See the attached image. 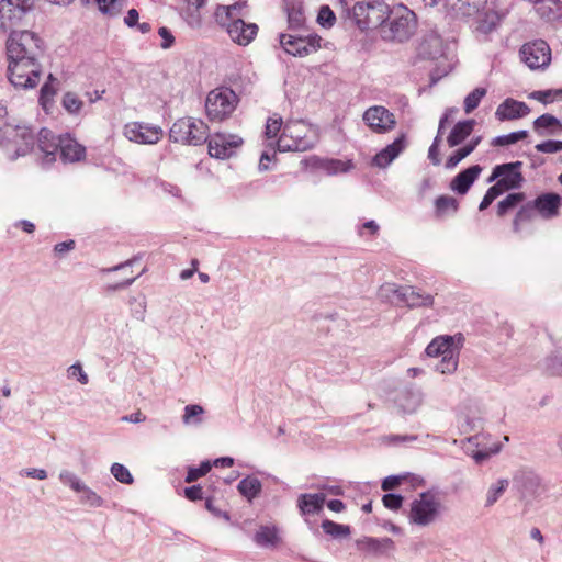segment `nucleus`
<instances>
[{
    "mask_svg": "<svg viewBox=\"0 0 562 562\" xmlns=\"http://www.w3.org/2000/svg\"><path fill=\"white\" fill-rule=\"evenodd\" d=\"M58 151L61 159L69 162L81 160L86 154L85 147L69 136L59 137Z\"/></svg>",
    "mask_w": 562,
    "mask_h": 562,
    "instance_id": "obj_26",
    "label": "nucleus"
},
{
    "mask_svg": "<svg viewBox=\"0 0 562 562\" xmlns=\"http://www.w3.org/2000/svg\"><path fill=\"white\" fill-rule=\"evenodd\" d=\"M211 463L209 461H204L200 464L199 468H191L188 471L186 482L191 483L196 481L198 479L206 475L211 471Z\"/></svg>",
    "mask_w": 562,
    "mask_h": 562,
    "instance_id": "obj_49",
    "label": "nucleus"
},
{
    "mask_svg": "<svg viewBox=\"0 0 562 562\" xmlns=\"http://www.w3.org/2000/svg\"><path fill=\"white\" fill-rule=\"evenodd\" d=\"M529 112L530 109L525 102L508 98L497 106L495 116L503 122L524 117Z\"/></svg>",
    "mask_w": 562,
    "mask_h": 562,
    "instance_id": "obj_20",
    "label": "nucleus"
},
{
    "mask_svg": "<svg viewBox=\"0 0 562 562\" xmlns=\"http://www.w3.org/2000/svg\"><path fill=\"white\" fill-rule=\"evenodd\" d=\"M440 503L431 493H422L411 505L409 520L419 526L435 521L439 514Z\"/></svg>",
    "mask_w": 562,
    "mask_h": 562,
    "instance_id": "obj_11",
    "label": "nucleus"
},
{
    "mask_svg": "<svg viewBox=\"0 0 562 562\" xmlns=\"http://www.w3.org/2000/svg\"><path fill=\"white\" fill-rule=\"evenodd\" d=\"M81 503L88 504L90 506L99 507L102 505V498L92 490L83 485V490H81Z\"/></svg>",
    "mask_w": 562,
    "mask_h": 562,
    "instance_id": "obj_51",
    "label": "nucleus"
},
{
    "mask_svg": "<svg viewBox=\"0 0 562 562\" xmlns=\"http://www.w3.org/2000/svg\"><path fill=\"white\" fill-rule=\"evenodd\" d=\"M486 3V0H458V10L464 15L477 13Z\"/></svg>",
    "mask_w": 562,
    "mask_h": 562,
    "instance_id": "obj_43",
    "label": "nucleus"
},
{
    "mask_svg": "<svg viewBox=\"0 0 562 562\" xmlns=\"http://www.w3.org/2000/svg\"><path fill=\"white\" fill-rule=\"evenodd\" d=\"M379 229L380 227L374 221H368L359 228V235L366 236L368 234L370 236H375Z\"/></svg>",
    "mask_w": 562,
    "mask_h": 562,
    "instance_id": "obj_57",
    "label": "nucleus"
},
{
    "mask_svg": "<svg viewBox=\"0 0 562 562\" xmlns=\"http://www.w3.org/2000/svg\"><path fill=\"white\" fill-rule=\"evenodd\" d=\"M506 189L502 187L499 182H496L494 186L490 187L485 193L486 196H488L491 200L497 199L501 194H503Z\"/></svg>",
    "mask_w": 562,
    "mask_h": 562,
    "instance_id": "obj_62",
    "label": "nucleus"
},
{
    "mask_svg": "<svg viewBox=\"0 0 562 562\" xmlns=\"http://www.w3.org/2000/svg\"><path fill=\"white\" fill-rule=\"evenodd\" d=\"M397 294L398 300L409 307L431 306L434 297L430 294L415 291L413 286H400L393 290Z\"/></svg>",
    "mask_w": 562,
    "mask_h": 562,
    "instance_id": "obj_22",
    "label": "nucleus"
},
{
    "mask_svg": "<svg viewBox=\"0 0 562 562\" xmlns=\"http://www.w3.org/2000/svg\"><path fill=\"white\" fill-rule=\"evenodd\" d=\"M204 413V409L200 405H187L184 407V414L182 416V420L184 424H191V423H200L201 419L199 418Z\"/></svg>",
    "mask_w": 562,
    "mask_h": 562,
    "instance_id": "obj_46",
    "label": "nucleus"
},
{
    "mask_svg": "<svg viewBox=\"0 0 562 562\" xmlns=\"http://www.w3.org/2000/svg\"><path fill=\"white\" fill-rule=\"evenodd\" d=\"M82 105H83L82 101L74 92H67L63 97V106L69 113H72V114L78 113L81 110Z\"/></svg>",
    "mask_w": 562,
    "mask_h": 562,
    "instance_id": "obj_45",
    "label": "nucleus"
},
{
    "mask_svg": "<svg viewBox=\"0 0 562 562\" xmlns=\"http://www.w3.org/2000/svg\"><path fill=\"white\" fill-rule=\"evenodd\" d=\"M210 137V130L201 119L184 116L178 119L169 130V138L173 143L199 146Z\"/></svg>",
    "mask_w": 562,
    "mask_h": 562,
    "instance_id": "obj_5",
    "label": "nucleus"
},
{
    "mask_svg": "<svg viewBox=\"0 0 562 562\" xmlns=\"http://www.w3.org/2000/svg\"><path fill=\"white\" fill-rule=\"evenodd\" d=\"M522 166L521 161L508 162L503 165H497L488 179V181H494L498 179L497 182L502 184L504 189L512 190L517 189L521 186L524 181L522 173L520 171Z\"/></svg>",
    "mask_w": 562,
    "mask_h": 562,
    "instance_id": "obj_18",
    "label": "nucleus"
},
{
    "mask_svg": "<svg viewBox=\"0 0 562 562\" xmlns=\"http://www.w3.org/2000/svg\"><path fill=\"white\" fill-rule=\"evenodd\" d=\"M207 140L210 156L217 159L232 157L244 143L238 135L225 133H215Z\"/></svg>",
    "mask_w": 562,
    "mask_h": 562,
    "instance_id": "obj_15",
    "label": "nucleus"
},
{
    "mask_svg": "<svg viewBox=\"0 0 562 562\" xmlns=\"http://www.w3.org/2000/svg\"><path fill=\"white\" fill-rule=\"evenodd\" d=\"M43 50V40L32 31H12L5 42L7 58L38 60Z\"/></svg>",
    "mask_w": 562,
    "mask_h": 562,
    "instance_id": "obj_4",
    "label": "nucleus"
},
{
    "mask_svg": "<svg viewBox=\"0 0 562 562\" xmlns=\"http://www.w3.org/2000/svg\"><path fill=\"white\" fill-rule=\"evenodd\" d=\"M408 480L412 483H414V482H418V484L422 483V480H419V479H417L415 476H411L409 474H405V475H391V476L385 477L382 481L381 488L383 491L387 492V491L396 488L403 482L408 481Z\"/></svg>",
    "mask_w": 562,
    "mask_h": 562,
    "instance_id": "obj_40",
    "label": "nucleus"
},
{
    "mask_svg": "<svg viewBox=\"0 0 562 562\" xmlns=\"http://www.w3.org/2000/svg\"><path fill=\"white\" fill-rule=\"evenodd\" d=\"M322 37L317 34L307 36H295L292 34H281L280 44L283 49L292 56H307L321 48Z\"/></svg>",
    "mask_w": 562,
    "mask_h": 562,
    "instance_id": "obj_12",
    "label": "nucleus"
},
{
    "mask_svg": "<svg viewBox=\"0 0 562 562\" xmlns=\"http://www.w3.org/2000/svg\"><path fill=\"white\" fill-rule=\"evenodd\" d=\"M246 7V2H237L218 7L215 12L217 22L226 29L232 41L244 46L248 45L258 33L257 24L246 23L241 18Z\"/></svg>",
    "mask_w": 562,
    "mask_h": 562,
    "instance_id": "obj_1",
    "label": "nucleus"
},
{
    "mask_svg": "<svg viewBox=\"0 0 562 562\" xmlns=\"http://www.w3.org/2000/svg\"><path fill=\"white\" fill-rule=\"evenodd\" d=\"M391 14L393 18L387 25L389 34L385 37L398 42L408 40L417 27L416 14L405 5L397 7Z\"/></svg>",
    "mask_w": 562,
    "mask_h": 562,
    "instance_id": "obj_10",
    "label": "nucleus"
},
{
    "mask_svg": "<svg viewBox=\"0 0 562 562\" xmlns=\"http://www.w3.org/2000/svg\"><path fill=\"white\" fill-rule=\"evenodd\" d=\"M317 22L324 27H330L335 24V13L328 5L321 7L317 14Z\"/></svg>",
    "mask_w": 562,
    "mask_h": 562,
    "instance_id": "obj_48",
    "label": "nucleus"
},
{
    "mask_svg": "<svg viewBox=\"0 0 562 562\" xmlns=\"http://www.w3.org/2000/svg\"><path fill=\"white\" fill-rule=\"evenodd\" d=\"M405 136L401 135L392 144L380 150L372 160L379 168L387 167L405 149Z\"/></svg>",
    "mask_w": 562,
    "mask_h": 562,
    "instance_id": "obj_23",
    "label": "nucleus"
},
{
    "mask_svg": "<svg viewBox=\"0 0 562 562\" xmlns=\"http://www.w3.org/2000/svg\"><path fill=\"white\" fill-rule=\"evenodd\" d=\"M316 166L326 171L328 175H337L350 170L352 164L350 160L344 161L340 159H317Z\"/></svg>",
    "mask_w": 562,
    "mask_h": 562,
    "instance_id": "obj_30",
    "label": "nucleus"
},
{
    "mask_svg": "<svg viewBox=\"0 0 562 562\" xmlns=\"http://www.w3.org/2000/svg\"><path fill=\"white\" fill-rule=\"evenodd\" d=\"M436 214L441 217L448 212H456L458 210V201L449 195H440L435 201Z\"/></svg>",
    "mask_w": 562,
    "mask_h": 562,
    "instance_id": "obj_37",
    "label": "nucleus"
},
{
    "mask_svg": "<svg viewBox=\"0 0 562 562\" xmlns=\"http://www.w3.org/2000/svg\"><path fill=\"white\" fill-rule=\"evenodd\" d=\"M284 7L290 24L295 26L302 25L304 22V15L301 2L297 0H285Z\"/></svg>",
    "mask_w": 562,
    "mask_h": 562,
    "instance_id": "obj_34",
    "label": "nucleus"
},
{
    "mask_svg": "<svg viewBox=\"0 0 562 562\" xmlns=\"http://www.w3.org/2000/svg\"><path fill=\"white\" fill-rule=\"evenodd\" d=\"M453 112L452 110L445 113V115L440 119L439 127H438V134L434 139V143L429 147L428 150V158L435 166H439L441 162L440 154H439V143H440V136L442 134V131L445 128L446 123H448L449 120V113Z\"/></svg>",
    "mask_w": 562,
    "mask_h": 562,
    "instance_id": "obj_32",
    "label": "nucleus"
},
{
    "mask_svg": "<svg viewBox=\"0 0 562 562\" xmlns=\"http://www.w3.org/2000/svg\"><path fill=\"white\" fill-rule=\"evenodd\" d=\"M352 19L362 31L381 26L391 15L390 7L380 0L357 2L351 10Z\"/></svg>",
    "mask_w": 562,
    "mask_h": 562,
    "instance_id": "obj_7",
    "label": "nucleus"
},
{
    "mask_svg": "<svg viewBox=\"0 0 562 562\" xmlns=\"http://www.w3.org/2000/svg\"><path fill=\"white\" fill-rule=\"evenodd\" d=\"M315 131L303 120L288 121L278 138L280 151H305L315 144Z\"/></svg>",
    "mask_w": 562,
    "mask_h": 562,
    "instance_id": "obj_2",
    "label": "nucleus"
},
{
    "mask_svg": "<svg viewBox=\"0 0 562 562\" xmlns=\"http://www.w3.org/2000/svg\"><path fill=\"white\" fill-rule=\"evenodd\" d=\"M363 121L372 132L378 134L392 131L396 124L394 114L382 105L370 106L363 113Z\"/></svg>",
    "mask_w": 562,
    "mask_h": 562,
    "instance_id": "obj_17",
    "label": "nucleus"
},
{
    "mask_svg": "<svg viewBox=\"0 0 562 562\" xmlns=\"http://www.w3.org/2000/svg\"><path fill=\"white\" fill-rule=\"evenodd\" d=\"M529 98L537 100L543 104L552 103L555 100L562 99V89L533 91L529 94Z\"/></svg>",
    "mask_w": 562,
    "mask_h": 562,
    "instance_id": "obj_39",
    "label": "nucleus"
},
{
    "mask_svg": "<svg viewBox=\"0 0 562 562\" xmlns=\"http://www.w3.org/2000/svg\"><path fill=\"white\" fill-rule=\"evenodd\" d=\"M7 77L19 89H33L41 81L42 65L40 60L7 58Z\"/></svg>",
    "mask_w": 562,
    "mask_h": 562,
    "instance_id": "obj_6",
    "label": "nucleus"
},
{
    "mask_svg": "<svg viewBox=\"0 0 562 562\" xmlns=\"http://www.w3.org/2000/svg\"><path fill=\"white\" fill-rule=\"evenodd\" d=\"M533 130L538 134H558L562 132V122L552 114H542L533 121Z\"/></svg>",
    "mask_w": 562,
    "mask_h": 562,
    "instance_id": "obj_29",
    "label": "nucleus"
},
{
    "mask_svg": "<svg viewBox=\"0 0 562 562\" xmlns=\"http://www.w3.org/2000/svg\"><path fill=\"white\" fill-rule=\"evenodd\" d=\"M184 495L190 501L202 499V497H203L202 487L200 485H193V486L187 487L184 490Z\"/></svg>",
    "mask_w": 562,
    "mask_h": 562,
    "instance_id": "obj_59",
    "label": "nucleus"
},
{
    "mask_svg": "<svg viewBox=\"0 0 562 562\" xmlns=\"http://www.w3.org/2000/svg\"><path fill=\"white\" fill-rule=\"evenodd\" d=\"M138 21V12L136 9H131L125 16V23L128 26H134Z\"/></svg>",
    "mask_w": 562,
    "mask_h": 562,
    "instance_id": "obj_64",
    "label": "nucleus"
},
{
    "mask_svg": "<svg viewBox=\"0 0 562 562\" xmlns=\"http://www.w3.org/2000/svg\"><path fill=\"white\" fill-rule=\"evenodd\" d=\"M535 213H536V211L532 207L531 201L526 203L525 205H522L519 209V211L517 212V214L513 221L514 231L518 232L520 224L524 222L530 221L533 217Z\"/></svg>",
    "mask_w": 562,
    "mask_h": 562,
    "instance_id": "obj_41",
    "label": "nucleus"
},
{
    "mask_svg": "<svg viewBox=\"0 0 562 562\" xmlns=\"http://www.w3.org/2000/svg\"><path fill=\"white\" fill-rule=\"evenodd\" d=\"M322 529L333 538H346L350 535L349 526L340 525L329 519H325L322 522Z\"/></svg>",
    "mask_w": 562,
    "mask_h": 562,
    "instance_id": "obj_36",
    "label": "nucleus"
},
{
    "mask_svg": "<svg viewBox=\"0 0 562 562\" xmlns=\"http://www.w3.org/2000/svg\"><path fill=\"white\" fill-rule=\"evenodd\" d=\"M59 137L56 136L52 131L47 128H42L38 133V149L44 154V159L46 162H52L55 160L56 154L59 148Z\"/></svg>",
    "mask_w": 562,
    "mask_h": 562,
    "instance_id": "obj_25",
    "label": "nucleus"
},
{
    "mask_svg": "<svg viewBox=\"0 0 562 562\" xmlns=\"http://www.w3.org/2000/svg\"><path fill=\"white\" fill-rule=\"evenodd\" d=\"M539 153L553 154L562 150V140H546L536 145Z\"/></svg>",
    "mask_w": 562,
    "mask_h": 562,
    "instance_id": "obj_53",
    "label": "nucleus"
},
{
    "mask_svg": "<svg viewBox=\"0 0 562 562\" xmlns=\"http://www.w3.org/2000/svg\"><path fill=\"white\" fill-rule=\"evenodd\" d=\"M261 482L255 476H247L238 483L239 493L248 501L254 499L261 492Z\"/></svg>",
    "mask_w": 562,
    "mask_h": 562,
    "instance_id": "obj_31",
    "label": "nucleus"
},
{
    "mask_svg": "<svg viewBox=\"0 0 562 562\" xmlns=\"http://www.w3.org/2000/svg\"><path fill=\"white\" fill-rule=\"evenodd\" d=\"M356 544L359 551L374 557L387 554L395 547L391 538L376 539L364 537L357 540Z\"/></svg>",
    "mask_w": 562,
    "mask_h": 562,
    "instance_id": "obj_21",
    "label": "nucleus"
},
{
    "mask_svg": "<svg viewBox=\"0 0 562 562\" xmlns=\"http://www.w3.org/2000/svg\"><path fill=\"white\" fill-rule=\"evenodd\" d=\"M158 34L164 40L162 43L160 44V46L164 49H167L172 46V44L175 42V37L172 36L171 32L167 27H165V26L160 27L158 30Z\"/></svg>",
    "mask_w": 562,
    "mask_h": 562,
    "instance_id": "obj_58",
    "label": "nucleus"
},
{
    "mask_svg": "<svg viewBox=\"0 0 562 562\" xmlns=\"http://www.w3.org/2000/svg\"><path fill=\"white\" fill-rule=\"evenodd\" d=\"M282 127L280 117H269L266 125V135L268 138H276Z\"/></svg>",
    "mask_w": 562,
    "mask_h": 562,
    "instance_id": "obj_55",
    "label": "nucleus"
},
{
    "mask_svg": "<svg viewBox=\"0 0 562 562\" xmlns=\"http://www.w3.org/2000/svg\"><path fill=\"white\" fill-rule=\"evenodd\" d=\"M74 248H75V240L70 239V240H67V241H63V243L56 244L54 250L57 254H64V252L69 251L71 249H74Z\"/></svg>",
    "mask_w": 562,
    "mask_h": 562,
    "instance_id": "obj_63",
    "label": "nucleus"
},
{
    "mask_svg": "<svg viewBox=\"0 0 562 562\" xmlns=\"http://www.w3.org/2000/svg\"><path fill=\"white\" fill-rule=\"evenodd\" d=\"M123 134L131 142L153 145L162 138L164 131L160 126L142 122H130L125 124Z\"/></svg>",
    "mask_w": 562,
    "mask_h": 562,
    "instance_id": "obj_16",
    "label": "nucleus"
},
{
    "mask_svg": "<svg viewBox=\"0 0 562 562\" xmlns=\"http://www.w3.org/2000/svg\"><path fill=\"white\" fill-rule=\"evenodd\" d=\"M528 136L527 131L513 132L507 135L498 136L493 139L492 145L494 146H507L517 143L518 140L525 139Z\"/></svg>",
    "mask_w": 562,
    "mask_h": 562,
    "instance_id": "obj_44",
    "label": "nucleus"
},
{
    "mask_svg": "<svg viewBox=\"0 0 562 562\" xmlns=\"http://www.w3.org/2000/svg\"><path fill=\"white\" fill-rule=\"evenodd\" d=\"M68 373L70 376L77 378L81 384L88 383V375L83 372L82 367L80 364H72L68 369Z\"/></svg>",
    "mask_w": 562,
    "mask_h": 562,
    "instance_id": "obj_56",
    "label": "nucleus"
},
{
    "mask_svg": "<svg viewBox=\"0 0 562 562\" xmlns=\"http://www.w3.org/2000/svg\"><path fill=\"white\" fill-rule=\"evenodd\" d=\"M324 503V494H302L299 497L297 506L303 515H313L323 509Z\"/></svg>",
    "mask_w": 562,
    "mask_h": 562,
    "instance_id": "obj_27",
    "label": "nucleus"
},
{
    "mask_svg": "<svg viewBox=\"0 0 562 562\" xmlns=\"http://www.w3.org/2000/svg\"><path fill=\"white\" fill-rule=\"evenodd\" d=\"M525 199H526V195L522 192L509 193L505 199H503L502 201L498 202L497 215L499 217H503L508 211L515 209Z\"/></svg>",
    "mask_w": 562,
    "mask_h": 562,
    "instance_id": "obj_33",
    "label": "nucleus"
},
{
    "mask_svg": "<svg viewBox=\"0 0 562 562\" xmlns=\"http://www.w3.org/2000/svg\"><path fill=\"white\" fill-rule=\"evenodd\" d=\"M237 104L238 97L232 89L216 88L206 97V115L210 121L222 122L232 115Z\"/></svg>",
    "mask_w": 562,
    "mask_h": 562,
    "instance_id": "obj_8",
    "label": "nucleus"
},
{
    "mask_svg": "<svg viewBox=\"0 0 562 562\" xmlns=\"http://www.w3.org/2000/svg\"><path fill=\"white\" fill-rule=\"evenodd\" d=\"M475 125L474 120L458 122L450 132L447 143L450 147H456L465 140L472 133Z\"/></svg>",
    "mask_w": 562,
    "mask_h": 562,
    "instance_id": "obj_28",
    "label": "nucleus"
},
{
    "mask_svg": "<svg viewBox=\"0 0 562 562\" xmlns=\"http://www.w3.org/2000/svg\"><path fill=\"white\" fill-rule=\"evenodd\" d=\"M403 496L396 494H385L382 497L383 505L391 510H397L403 505Z\"/></svg>",
    "mask_w": 562,
    "mask_h": 562,
    "instance_id": "obj_54",
    "label": "nucleus"
},
{
    "mask_svg": "<svg viewBox=\"0 0 562 562\" xmlns=\"http://www.w3.org/2000/svg\"><path fill=\"white\" fill-rule=\"evenodd\" d=\"M279 540L278 531L273 527L262 526L256 532L255 541L259 546H274Z\"/></svg>",
    "mask_w": 562,
    "mask_h": 562,
    "instance_id": "obj_35",
    "label": "nucleus"
},
{
    "mask_svg": "<svg viewBox=\"0 0 562 562\" xmlns=\"http://www.w3.org/2000/svg\"><path fill=\"white\" fill-rule=\"evenodd\" d=\"M482 172L479 165L471 166L459 172L451 181L450 188L459 194H465Z\"/></svg>",
    "mask_w": 562,
    "mask_h": 562,
    "instance_id": "obj_24",
    "label": "nucleus"
},
{
    "mask_svg": "<svg viewBox=\"0 0 562 562\" xmlns=\"http://www.w3.org/2000/svg\"><path fill=\"white\" fill-rule=\"evenodd\" d=\"M54 81H56V79L50 74L48 76V81L41 88L40 103L44 109H47L48 105L52 104L54 95L56 94L57 89L54 86Z\"/></svg>",
    "mask_w": 562,
    "mask_h": 562,
    "instance_id": "obj_38",
    "label": "nucleus"
},
{
    "mask_svg": "<svg viewBox=\"0 0 562 562\" xmlns=\"http://www.w3.org/2000/svg\"><path fill=\"white\" fill-rule=\"evenodd\" d=\"M59 479L64 484L69 485L75 492H81V490H83V484L79 479L68 471H63Z\"/></svg>",
    "mask_w": 562,
    "mask_h": 562,
    "instance_id": "obj_52",
    "label": "nucleus"
},
{
    "mask_svg": "<svg viewBox=\"0 0 562 562\" xmlns=\"http://www.w3.org/2000/svg\"><path fill=\"white\" fill-rule=\"evenodd\" d=\"M464 155L463 153L461 151V149H457L452 155H450L446 161V168L447 169H453L454 167L458 166V164L464 159Z\"/></svg>",
    "mask_w": 562,
    "mask_h": 562,
    "instance_id": "obj_60",
    "label": "nucleus"
},
{
    "mask_svg": "<svg viewBox=\"0 0 562 562\" xmlns=\"http://www.w3.org/2000/svg\"><path fill=\"white\" fill-rule=\"evenodd\" d=\"M520 57L530 69H543L551 61V49L544 41L538 40L524 44Z\"/></svg>",
    "mask_w": 562,
    "mask_h": 562,
    "instance_id": "obj_13",
    "label": "nucleus"
},
{
    "mask_svg": "<svg viewBox=\"0 0 562 562\" xmlns=\"http://www.w3.org/2000/svg\"><path fill=\"white\" fill-rule=\"evenodd\" d=\"M507 480H499L495 486H492L487 493L486 505H493L507 488Z\"/></svg>",
    "mask_w": 562,
    "mask_h": 562,
    "instance_id": "obj_50",
    "label": "nucleus"
},
{
    "mask_svg": "<svg viewBox=\"0 0 562 562\" xmlns=\"http://www.w3.org/2000/svg\"><path fill=\"white\" fill-rule=\"evenodd\" d=\"M453 336H438L426 348L427 356L442 357L437 364V370L442 374L452 373L458 368V352L453 348Z\"/></svg>",
    "mask_w": 562,
    "mask_h": 562,
    "instance_id": "obj_9",
    "label": "nucleus"
},
{
    "mask_svg": "<svg viewBox=\"0 0 562 562\" xmlns=\"http://www.w3.org/2000/svg\"><path fill=\"white\" fill-rule=\"evenodd\" d=\"M0 146L10 160H15L32 151L34 134L30 127L8 124L1 128Z\"/></svg>",
    "mask_w": 562,
    "mask_h": 562,
    "instance_id": "obj_3",
    "label": "nucleus"
},
{
    "mask_svg": "<svg viewBox=\"0 0 562 562\" xmlns=\"http://www.w3.org/2000/svg\"><path fill=\"white\" fill-rule=\"evenodd\" d=\"M112 475L121 483L131 484L133 483V476L127 468L121 463H114L111 467Z\"/></svg>",
    "mask_w": 562,
    "mask_h": 562,
    "instance_id": "obj_47",
    "label": "nucleus"
},
{
    "mask_svg": "<svg viewBox=\"0 0 562 562\" xmlns=\"http://www.w3.org/2000/svg\"><path fill=\"white\" fill-rule=\"evenodd\" d=\"M32 5L33 0H1L0 29L7 31L16 26Z\"/></svg>",
    "mask_w": 562,
    "mask_h": 562,
    "instance_id": "obj_14",
    "label": "nucleus"
},
{
    "mask_svg": "<svg viewBox=\"0 0 562 562\" xmlns=\"http://www.w3.org/2000/svg\"><path fill=\"white\" fill-rule=\"evenodd\" d=\"M486 94V90L484 88H476L464 99V111L467 114L474 111L483 97Z\"/></svg>",
    "mask_w": 562,
    "mask_h": 562,
    "instance_id": "obj_42",
    "label": "nucleus"
},
{
    "mask_svg": "<svg viewBox=\"0 0 562 562\" xmlns=\"http://www.w3.org/2000/svg\"><path fill=\"white\" fill-rule=\"evenodd\" d=\"M536 213L543 220H552L560 215L562 198L554 192H547L538 195L531 201Z\"/></svg>",
    "mask_w": 562,
    "mask_h": 562,
    "instance_id": "obj_19",
    "label": "nucleus"
},
{
    "mask_svg": "<svg viewBox=\"0 0 562 562\" xmlns=\"http://www.w3.org/2000/svg\"><path fill=\"white\" fill-rule=\"evenodd\" d=\"M506 189L502 187L499 182H496L494 186L490 187L485 193L486 196H488L491 200L497 199L501 194H503Z\"/></svg>",
    "mask_w": 562,
    "mask_h": 562,
    "instance_id": "obj_61",
    "label": "nucleus"
}]
</instances>
